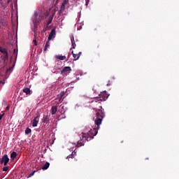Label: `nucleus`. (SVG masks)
Masks as SVG:
<instances>
[{"instance_id": "f257e3e1", "label": "nucleus", "mask_w": 179, "mask_h": 179, "mask_svg": "<svg viewBox=\"0 0 179 179\" xmlns=\"http://www.w3.org/2000/svg\"><path fill=\"white\" fill-rule=\"evenodd\" d=\"M97 129H90L87 133H83L80 135V140L78 141L76 147L80 148V146H84L86 141L89 142V141H92L96 135H97Z\"/></svg>"}, {"instance_id": "f03ea898", "label": "nucleus", "mask_w": 179, "mask_h": 179, "mask_svg": "<svg viewBox=\"0 0 179 179\" xmlns=\"http://www.w3.org/2000/svg\"><path fill=\"white\" fill-rule=\"evenodd\" d=\"M103 118H104V113H96V118L95 120V124L97 125V129L100 128V125L103 121Z\"/></svg>"}, {"instance_id": "7ed1b4c3", "label": "nucleus", "mask_w": 179, "mask_h": 179, "mask_svg": "<svg viewBox=\"0 0 179 179\" xmlns=\"http://www.w3.org/2000/svg\"><path fill=\"white\" fill-rule=\"evenodd\" d=\"M98 101H106L108 99V94L107 92H101L96 98H95Z\"/></svg>"}, {"instance_id": "20e7f679", "label": "nucleus", "mask_w": 179, "mask_h": 179, "mask_svg": "<svg viewBox=\"0 0 179 179\" xmlns=\"http://www.w3.org/2000/svg\"><path fill=\"white\" fill-rule=\"evenodd\" d=\"M43 20V15L36 12L34 15L33 23L40 24V22Z\"/></svg>"}, {"instance_id": "39448f33", "label": "nucleus", "mask_w": 179, "mask_h": 179, "mask_svg": "<svg viewBox=\"0 0 179 179\" xmlns=\"http://www.w3.org/2000/svg\"><path fill=\"white\" fill-rule=\"evenodd\" d=\"M9 163V157L8 155H4L1 159L0 157V164H3V166H6Z\"/></svg>"}, {"instance_id": "423d86ee", "label": "nucleus", "mask_w": 179, "mask_h": 179, "mask_svg": "<svg viewBox=\"0 0 179 179\" xmlns=\"http://www.w3.org/2000/svg\"><path fill=\"white\" fill-rule=\"evenodd\" d=\"M40 120V114L38 113L36 117H35L31 122V124L34 128H36L38 124V121Z\"/></svg>"}, {"instance_id": "0eeeda50", "label": "nucleus", "mask_w": 179, "mask_h": 179, "mask_svg": "<svg viewBox=\"0 0 179 179\" xmlns=\"http://www.w3.org/2000/svg\"><path fill=\"white\" fill-rule=\"evenodd\" d=\"M56 33H55V28H53L50 33L49 34V36H48V41L52 40V38H55V36H56Z\"/></svg>"}, {"instance_id": "6e6552de", "label": "nucleus", "mask_w": 179, "mask_h": 179, "mask_svg": "<svg viewBox=\"0 0 179 179\" xmlns=\"http://www.w3.org/2000/svg\"><path fill=\"white\" fill-rule=\"evenodd\" d=\"M73 57L74 58V61H78L79 58H80V55H82V52H78V54L73 53V51L71 52Z\"/></svg>"}, {"instance_id": "1a4fd4ad", "label": "nucleus", "mask_w": 179, "mask_h": 179, "mask_svg": "<svg viewBox=\"0 0 179 179\" xmlns=\"http://www.w3.org/2000/svg\"><path fill=\"white\" fill-rule=\"evenodd\" d=\"M64 92H61L59 94H58L57 99H55L56 101H58V103H62V97H64Z\"/></svg>"}, {"instance_id": "9d476101", "label": "nucleus", "mask_w": 179, "mask_h": 179, "mask_svg": "<svg viewBox=\"0 0 179 179\" xmlns=\"http://www.w3.org/2000/svg\"><path fill=\"white\" fill-rule=\"evenodd\" d=\"M50 115L48 114V113H45L43 115V122L45 123V122H48V121H50Z\"/></svg>"}, {"instance_id": "9b49d317", "label": "nucleus", "mask_w": 179, "mask_h": 179, "mask_svg": "<svg viewBox=\"0 0 179 179\" xmlns=\"http://www.w3.org/2000/svg\"><path fill=\"white\" fill-rule=\"evenodd\" d=\"M33 24H34L33 31H34V37L36 38V37L37 36V30H38L39 24L33 23Z\"/></svg>"}, {"instance_id": "f8f14e48", "label": "nucleus", "mask_w": 179, "mask_h": 179, "mask_svg": "<svg viewBox=\"0 0 179 179\" xmlns=\"http://www.w3.org/2000/svg\"><path fill=\"white\" fill-rule=\"evenodd\" d=\"M71 71H72V69H71V67L69 66H66L63 69V70L61 71L62 75H65V73H66V72H71Z\"/></svg>"}, {"instance_id": "ddd939ff", "label": "nucleus", "mask_w": 179, "mask_h": 179, "mask_svg": "<svg viewBox=\"0 0 179 179\" xmlns=\"http://www.w3.org/2000/svg\"><path fill=\"white\" fill-rule=\"evenodd\" d=\"M71 41L72 48L76 49V43H75V37L72 36L71 38Z\"/></svg>"}, {"instance_id": "4468645a", "label": "nucleus", "mask_w": 179, "mask_h": 179, "mask_svg": "<svg viewBox=\"0 0 179 179\" xmlns=\"http://www.w3.org/2000/svg\"><path fill=\"white\" fill-rule=\"evenodd\" d=\"M55 58H57V59H59L60 61H65V59H66V56L56 55Z\"/></svg>"}, {"instance_id": "2eb2a0df", "label": "nucleus", "mask_w": 179, "mask_h": 179, "mask_svg": "<svg viewBox=\"0 0 179 179\" xmlns=\"http://www.w3.org/2000/svg\"><path fill=\"white\" fill-rule=\"evenodd\" d=\"M16 156H17V153L15 151H13L11 154H10V159L12 160H15V159H16Z\"/></svg>"}, {"instance_id": "dca6fc26", "label": "nucleus", "mask_w": 179, "mask_h": 179, "mask_svg": "<svg viewBox=\"0 0 179 179\" xmlns=\"http://www.w3.org/2000/svg\"><path fill=\"white\" fill-rule=\"evenodd\" d=\"M22 92L24 93H26V94H31V91H30V88H27H27H24Z\"/></svg>"}, {"instance_id": "f3484780", "label": "nucleus", "mask_w": 179, "mask_h": 179, "mask_svg": "<svg viewBox=\"0 0 179 179\" xmlns=\"http://www.w3.org/2000/svg\"><path fill=\"white\" fill-rule=\"evenodd\" d=\"M75 156H76V152H73L71 155L67 156L66 159H73V157H75Z\"/></svg>"}, {"instance_id": "a211bd4d", "label": "nucleus", "mask_w": 179, "mask_h": 179, "mask_svg": "<svg viewBox=\"0 0 179 179\" xmlns=\"http://www.w3.org/2000/svg\"><path fill=\"white\" fill-rule=\"evenodd\" d=\"M50 47V41H48L45 43V48L43 49L44 52L47 51L48 48Z\"/></svg>"}, {"instance_id": "6ab92c4d", "label": "nucleus", "mask_w": 179, "mask_h": 179, "mask_svg": "<svg viewBox=\"0 0 179 179\" xmlns=\"http://www.w3.org/2000/svg\"><path fill=\"white\" fill-rule=\"evenodd\" d=\"M0 52H2V54H6L8 52V50L0 46Z\"/></svg>"}, {"instance_id": "aec40b11", "label": "nucleus", "mask_w": 179, "mask_h": 179, "mask_svg": "<svg viewBox=\"0 0 179 179\" xmlns=\"http://www.w3.org/2000/svg\"><path fill=\"white\" fill-rule=\"evenodd\" d=\"M3 58L4 61H8V59H9V55H8V52L6 53H3Z\"/></svg>"}, {"instance_id": "412c9836", "label": "nucleus", "mask_w": 179, "mask_h": 179, "mask_svg": "<svg viewBox=\"0 0 179 179\" xmlns=\"http://www.w3.org/2000/svg\"><path fill=\"white\" fill-rule=\"evenodd\" d=\"M50 167V162H46L45 165L42 167L43 170H47Z\"/></svg>"}, {"instance_id": "4be33fe9", "label": "nucleus", "mask_w": 179, "mask_h": 179, "mask_svg": "<svg viewBox=\"0 0 179 179\" xmlns=\"http://www.w3.org/2000/svg\"><path fill=\"white\" fill-rule=\"evenodd\" d=\"M26 135H29V134H31V129L27 127L25 130Z\"/></svg>"}, {"instance_id": "5701e85b", "label": "nucleus", "mask_w": 179, "mask_h": 179, "mask_svg": "<svg viewBox=\"0 0 179 179\" xmlns=\"http://www.w3.org/2000/svg\"><path fill=\"white\" fill-rule=\"evenodd\" d=\"M57 107L55 106H53L51 108L52 113H57Z\"/></svg>"}, {"instance_id": "b1692460", "label": "nucleus", "mask_w": 179, "mask_h": 179, "mask_svg": "<svg viewBox=\"0 0 179 179\" xmlns=\"http://www.w3.org/2000/svg\"><path fill=\"white\" fill-rule=\"evenodd\" d=\"M52 22V18L49 17V20H48V21L47 26H49V24H51Z\"/></svg>"}, {"instance_id": "393cba45", "label": "nucleus", "mask_w": 179, "mask_h": 179, "mask_svg": "<svg viewBox=\"0 0 179 179\" xmlns=\"http://www.w3.org/2000/svg\"><path fill=\"white\" fill-rule=\"evenodd\" d=\"M69 2V0H64L62 5H64L66 6V5H68Z\"/></svg>"}, {"instance_id": "a878e982", "label": "nucleus", "mask_w": 179, "mask_h": 179, "mask_svg": "<svg viewBox=\"0 0 179 179\" xmlns=\"http://www.w3.org/2000/svg\"><path fill=\"white\" fill-rule=\"evenodd\" d=\"M3 171H8L9 170V166H4L2 169Z\"/></svg>"}, {"instance_id": "bb28decb", "label": "nucleus", "mask_w": 179, "mask_h": 179, "mask_svg": "<svg viewBox=\"0 0 179 179\" xmlns=\"http://www.w3.org/2000/svg\"><path fill=\"white\" fill-rule=\"evenodd\" d=\"M99 111H100L101 113H104V108H103V107L101 106H99Z\"/></svg>"}, {"instance_id": "cd10ccee", "label": "nucleus", "mask_w": 179, "mask_h": 179, "mask_svg": "<svg viewBox=\"0 0 179 179\" xmlns=\"http://www.w3.org/2000/svg\"><path fill=\"white\" fill-rule=\"evenodd\" d=\"M36 173V171H34L32 173H31L29 176L28 178H30V177H33V176H34V173Z\"/></svg>"}, {"instance_id": "c85d7f7f", "label": "nucleus", "mask_w": 179, "mask_h": 179, "mask_svg": "<svg viewBox=\"0 0 179 179\" xmlns=\"http://www.w3.org/2000/svg\"><path fill=\"white\" fill-rule=\"evenodd\" d=\"M66 6H65V5H64V4H62L60 9H61L62 10H65V7H66Z\"/></svg>"}, {"instance_id": "c756f323", "label": "nucleus", "mask_w": 179, "mask_h": 179, "mask_svg": "<svg viewBox=\"0 0 179 179\" xmlns=\"http://www.w3.org/2000/svg\"><path fill=\"white\" fill-rule=\"evenodd\" d=\"M62 13H64V10H59V13H58V15H62Z\"/></svg>"}, {"instance_id": "7c9ffc66", "label": "nucleus", "mask_w": 179, "mask_h": 179, "mask_svg": "<svg viewBox=\"0 0 179 179\" xmlns=\"http://www.w3.org/2000/svg\"><path fill=\"white\" fill-rule=\"evenodd\" d=\"M9 108H10V107L9 106H8L6 108V111H9Z\"/></svg>"}, {"instance_id": "2f4dec72", "label": "nucleus", "mask_w": 179, "mask_h": 179, "mask_svg": "<svg viewBox=\"0 0 179 179\" xmlns=\"http://www.w3.org/2000/svg\"><path fill=\"white\" fill-rule=\"evenodd\" d=\"M34 43L35 45H37V40L34 39Z\"/></svg>"}, {"instance_id": "473e14b6", "label": "nucleus", "mask_w": 179, "mask_h": 179, "mask_svg": "<svg viewBox=\"0 0 179 179\" xmlns=\"http://www.w3.org/2000/svg\"><path fill=\"white\" fill-rule=\"evenodd\" d=\"M86 2V5H87L89 3V0H85Z\"/></svg>"}, {"instance_id": "72a5a7b5", "label": "nucleus", "mask_w": 179, "mask_h": 179, "mask_svg": "<svg viewBox=\"0 0 179 179\" xmlns=\"http://www.w3.org/2000/svg\"><path fill=\"white\" fill-rule=\"evenodd\" d=\"M13 54H16V49H13Z\"/></svg>"}, {"instance_id": "f704fd0d", "label": "nucleus", "mask_w": 179, "mask_h": 179, "mask_svg": "<svg viewBox=\"0 0 179 179\" xmlns=\"http://www.w3.org/2000/svg\"><path fill=\"white\" fill-rule=\"evenodd\" d=\"M3 0H0V3L2 5L3 2L2 1Z\"/></svg>"}, {"instance_id": "c9c22d12", "label": "nucleus", "mask_w": 179, "mask_h": 179, "mask_svg": "<svg viewBox=\"0 0 179 179\" xmlns=\"http://www.w3.org/2000/svg\"><path fill=\"white\" fill-rule=\"evenodd\" d=\"M9 2H10V0H7V5L9 4Z\"/></svg>"}, {"instance_id": "e433bc0d", "label": "nucleus", "mask_w": 179, "mask_h": 179, "mask_svg": "<svg viewBox=\"0 0 179 179\" xmlns=\"http://www.w3.org/2000/svg\"><path fill=\"white\" fill-rule=\"evenodd\" d=\"M70 57H71V55H69L67 57L68 59H69Z\"/></svg>"}, {"instance_id": "4c0bfd02", "label": "nucleus", "mask_w": 179, "mask_h": 179, "mask_svg": "<svg viewBox=\"0 0 179 179\" xmlns=\"http://www.w3.org/2000/svg\"><path fill=\"white\" fill-rule=\"evenodd\" d=\"M54 114H55V113H52V115H54Z\"/></svg>"}, {"instance_id": "58836bf2", "label": "nucleus", "mask_w": 179, "mask_h": 179, "mask_svg": "<svg viewBox=\"0 0 179 179\" xmlns=\"http://www.w3.org/2000/svg\"><path fill=\"white\" fill-rule=\"evenodd\" d=\"M2 83V81H0V84H1Z\"/></svg>"}]
</instances>
